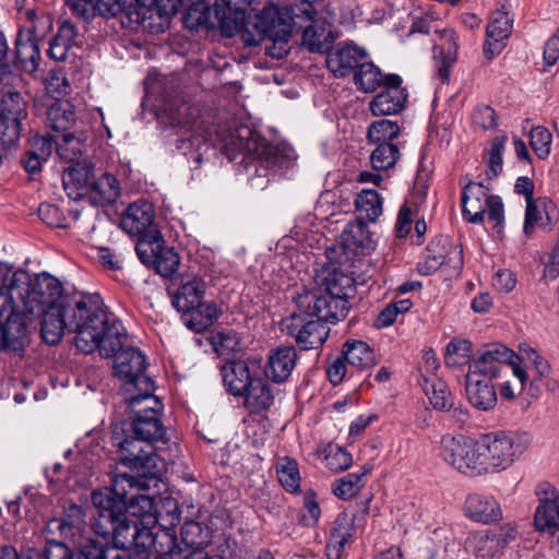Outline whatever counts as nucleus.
Here are the masks:
<instances>
[{
  "instance_id": "680f3d73",
  "label": "nucleus",
  "mask_w": 559,
  "mask_h": 559,
  "mask_svg": "<svg viewBox=\"0 0 559 559\" xmlns=\"http://www.w3.org/2000/svg\"><path fill=\"white\" fill-rule=\"evenodd\" d=\"M426 394L433 408L438 411L451 409L453 405L452 392L441 379L431 380V391L427 390Z\"/></svg>"
},
{
  "instance_id": "aec40b11",
  "label": "nucleus",
  "mask_w": 559,
  "mask_h": 559,
  "mask_svg": "<svg viewBox=\"0 0 559 559\" xmlns=\"http://www.w3.org/2000/svg\"><path fill=\"white\" fill-rule=\"evenodd\" d=\"M222 3H215L213 13L216 21L219 23L222 29L228 35L233 36L235 33L240 32L245 26L253 0H221Z\"/></svg>"
},
{
  "instance_id": "a19ab883",
  "label": "nucleus",
  "mask_w": 559,
  "mask_h": 559,
  "mask_svg": "<svg viewBox=\"0 0 559 559\" xmlns=\"http://www.w3.org/2000/svg\"><path fill=\"white\" fill-rule=\"evenodd\" d=\"M222 312L215 302L201 300L195 308L186 312L189 314L187 325L195 332H202L210 328Z\"/></svg>"
},
{
  "instance_id": "dca6fc26",
  "label": "nucleus",
  "mask_w": 559,
  "mask_h": 559,
  "mask_svg": "<svg viewBox=\"0 0 559 559\" xmlns=\"http://www.w3.org/2000/svg\"><path fill=\"white\" fill-rule=\"evenodd\" d=\"M27 312H19L0 320V350L20 352L28 343Z\"/></svg>"
},
{
  "instance_id": "72a5a7b5",
  "label": "nucleus",
  "mask_w": 559,
  "mask_h": 559,
  "mask_svg": "<svg viewBox=\"0 0 559 559\" xmlns=\"http://www.w3.org/2000/svg\"><path fill=\"white\" fill-rule=\"evenodd\" d=\"M85 194L95 205L112 204L120 195V183L112 175L105 173L94 177Z\"/></svg>"
},
{
  "instance_id": "9b49d317",
  "label": "nucleus",
  "mask_w": 559,
  "mask_h": 559,
  "mask_svg": "<svg viewBox=\"0 0 559 559\" xmlns=\"http://www.w3.org/2000/svg\"><path fill=\"white\" fill-rule=\"evenodd\" d=\"M139 259L144 264H152L162 276L174 274L180 263L178 253L167 246L160 231H151L144 240L135 246Z\"/></svg>"
},
{
  "instance_id": "412c9836",
  "label": "nucleus",
  "mask_w": 559,
  "mask_h": 559,
  "mask_svg": "<svg viewBox=\"0 0 559 559\" xmlns=\"http://www.w3.org/2000/svg\"><path fill=\"white\" fill-rule=\"evenodd\" d=\"M111 439L119 450L120 461L131 468L139 464L141 457L148 452V449L153 448L152 444L132 433V430L126 431L118 425L112 428Z\"/></svg>"
},
{
  "instance_id": "6ab92c4d",
  "label": "nucleus",
  "mask_w": 559,
  "mask_h": 559,
  "mask_svg": "<svg viewBox=\"0 0 559 559\" xmlns=\"http://www.w3.org/2000/svg\"><path fill=\"white\" fill-rule=\"evenodd\" d=\"M401 83L397 74H386L384 91L370 103V110L374 116L393 115L403 108L407 95Z\"/></svg>"
},
{
  "instance_id": "423d86ee",
  "label": "nucleus",
  "mask_w": 559,
  "mask_h": 559,
  "mask_svg": "<svg viewBox=\"0 0 559 559\" xmlns=\"http://www.w3.org/2000/svg\"><path fill=\"white\" fill-rule=\"evenodd\" d=\"M532 438L526 432L496 431L480 437L489 473L510 467L530 447Z\"/></svg>"
},
{
  "instance_id": "49530a36",
  "label": "nucleus",
  "mask_w": 559,
  "mask_h": 559,
  "mask_svg": "<svg viewBox=\"0 0 559 559\" xmlns=\"http://www.w3.org/2000/svg\"><path fill=\"white\" fill-rule=\"evenodd\" d=\"M0 114L13 117L17 120H25L27 117V103L20 92L8 86L2 87L0 96Z\"/></svg>"
},
{
  "instance_id": "4c0bfd02",
  "label": "nucleus",
  "mask_w": 559,
  "mask_h": 559,
  "mask_svg": "<svg viewBox=\"0 0 559 559\" xmlns=\"http://www.w3.org/2000/svg\"><path fill=\"white\" fill-rule=\"evenodd\" d=\"M342 241L345 248L359 250L361 253H369L374 248V242L365 222L357 219L346 225Z\"/></svg>"
},
{
  "instance_id": "0e129e2a",
  "label": "nucleus",
  "mask_w": 559,
  "mask_h": 559,
  "mask_svg": "<svg viewBox=\"0 0 559 559\" xmlns=\"http://www.w3.org/2000/svg\"><path fill=\"white\" fill-rule=\"evenodd\" d=\"M552 135L542 126L532 128L530 132V145L539 159H546L551 151Z\"/></svg>"
},
{
  "instance_id": "79ce46f5",
  "label": "nucleus",
  "mask_w": 559,
  "mask_h": 559,
  "mask_svg": "<svg viewBox=\"0 0 559 559\" xmlns=\"http://www.w3.org/2000/svg\"><path fill=\"white\" fill-rule=\"evenodd\" d=\"M450 241L449 239H436L429 243L426 252L418 263L417 269L419 273L428 275L439 270L444 264L449 254Z\"/></svg>"
},
{
  "instance_id": "e433bc0d",
  "label": "nucleus",
  "mask_w": 559,
  "mask_h": 559,
  "mask_svg": "<svg viewBox=\"0 0 559 559\" xmlns=\"http://www.w3.org/2000/svg\"><path fill=\"white\" fill-rule=\"evenodd\" d=\"M245 405L251 413H259L271 407L274 402L272 386L265 379L254 377L245 394Z\"/></svg>"
},
{
  "instance_id": "8fccbe9b",
  "label": "nucleus",
  "mask_w": 559,
  "mask_h": 559,
  "mask_svg": "<svg viewBox=\"0 0 559 559\" xmlns=\"http://www.w3.org/2000/svg\"><path fill=\"white\" fill-rule=\"evenodd\" d=\"M94 179L93 166L88 162H74L73 165L63 175V186L66 189L73 187L76 189L84 190L87 192L88 186H91Z\"/></svg>"
},
{
  "instance_id": "0eeeda50",
  "label": "nucleus",
  "mask_w": 559,
  "mask_h": 559,
  "mask_svg": "<svg viewBox=\"0 0 559 559\" xmlns=\"http://www.w3.org/2000/svg\"><path fill=\"white\" fill-rule=\"evenodd\" d=\"M515 356L512 349L501 343L489 344L473 361L466 374H476L478 378L493 381L511 371L518 378L521 390H524L528 373L514 361Z\"/></svg>"
},
{
  "instance_id": "7ed1b4c3",
  "label": "nucleus",
  "mask_w": 559,
  "mask_h": 559,
  "mask_svg": "<svg viewBox=\"0 0 559 559\" xmlns=\"http://www.w3.org/2000/svg\"><path fill=\"white\" fill-rule=\"evenodd\" d=\"M71 298L62 295L60 282L52 276L38 278L27 301V313L43 317L41 336L50 345L57 344L69 329Z\"/></svg>"
},
{
  "instance_id": "c756f323",
  "label": "nucleus",
  "mask_w": 559,
  "mask_h": 559,
  "mask_svg": "<svg viewBox=\"0 0 559 559\" xmlns=\"http://www.w3.org/2000/svg\"><path fill=\"white\" fill-rule=\"evenodd\" d=\"M362 58H365L362 50L354 45H345L329 52L326 64L335 76L344 78L348 75L353 69L358 68V62Z\"/></svg>"
},
{
  "instance_id": "09e8293b",
  "label": "nucleus",
  "mask_w": 559,
  "mask_h": 559,
  "mask_svg": "<svg viewBox=\"0 0 559 559\" xmlns=\"http://www.w3.org/2000/svg\"><path fill=\"white\" fill-rule=\"evenodd\" d=\"M354 80L360 91L372 93L378 87L385 85L386 75H383L373 63L364 62L358 66Z\"/></svg>"
},
{
  "instance_id": "4d7b16f0",
  "label": "nucleus",
  "mask_w": 559,
  "mask_h": 559,
  "mask_svg": "<svg viewBox=\"0 0 559 559\" xmlns=\"http://www.w3.org/2000/svg\"><path fill=\"white\" fill-rule=\"evenodd\" d=\"M370 472V467L365 466L361 473H350L345 477L337 479L333 487L335 496L342 499H348L356 496L364 487V477Z\"/></svg>"
},
{
  "instance_id": "603ef678",
  "label": "nucleus",
  "mask_w": 559,
  "mask_h": 559,
  "mask_svg": "<svg viewBox=\"0 0 559 559\" xmlns=\"http://www.w3.org/2000/svg\"><path fill=\"white\" fill-rule=\"evenodd\" d=\"M400 133L401 128L397 122L381 119L369 126L367 138L371 144H393Z\"/></svg>"
},
{
  "instance_id": "5701e85b",
  "label": "nucleus",
  "mask_w": 559,
  "mask_h": 559,
  "mask_svg": "<svg viewBox=\"0 0 559 559\" xmlns=\"http://www.w3.org/2000/svg\"><path fill=\"white\" fill-rule=\"evenodd\" d=\"M515 538V530L506 525L499 528V532L490 533L488 531L472 533L466 542L465 546L471 549L478 557L493 556L498 547L506 545L510 539Z\"/></svg>"
},
{
  "instance_id": "20e7f679",
  "label": "nucleus",
  "mask_w": 559,
  "mask_h": 559,
  "mask_svg": "<svg viewBox=\"0 0 559 559\" xmlns=\"http://www.w3.org/2000/svg\"><path fill=\"white\" fill-rule=\"evenodd\" d=\"M281 5L273 0L270 1L252 17L249 16L239 32L248 46H257L264 38L271 39L274 47L269 48V55L277 59L287 53V49L282 45H287L294 25H297V22H294L292 7Z\"/></svg>"
},
{
  "instance_id": "c9c22d12",
  "label": "nucleus",
  "mask_w": 559,
  "mask_h": 559,
  "mask_svg": "<svg viewBox=\"0 0 559 559\" xmlns=\"http://www.w3.org/2000/svg\"><path fill=\"white\" fill-rule=\"evenodd\" d=\"M354 519L347 513H341L331 532L330 539L326 545L328 559H340L345 545L349 542L354 534Z\"/></svg>"
},
{
  "instance_id": "a211bd4d",
  "label": "nucleus",
  "mask_w": 559,
  "mask_h": 559,
  "mask_svg": "<svg viewBox=\"0 0 559 559\" xmlns=\"http://www.w3.org/2000/svg\"><path fill=\"white\" fill-rule=\"evenodd\" d=\"M513 20L506 4L492 12L486 28L485 53L489 58L500 53L512 32Z\"/></svg>"
},
{
  "instance_id": "3c124183",
  "label": "nucleus",
  "mask_w": 559,
  "mask_h": 559,
  "mask_svg": "<svg viewBox=\"0 0 559 559\" xmlns=\"http://www.w3.org/2000/svg\"><path fill=\"white\" fill-rule=\"evenodd\" d=\"M85 141L86 136L83 133L75 135L74 133L66 132L60 141H56L57 154L70 163L79 162L85 147Z\"/></svg>"
},
{
  "instance_id": "b1692460",
  "label": "nucleus",
  "mask_w": 559,
  "mask_h": 559,
  "mask_svg": "<svg viewBox=\"0 0 559 559\" xmlns=\"http://www.w3.org/2000/svg\"><path fill=\"white\" fill-rule=\"evenodd\" d=\"M257 365L251 359L225 364L222 368V378L226 390L235 396H242L254 378L251 368Z\"/></svg>"
},
{
  "instance_id": "a878e982",
  "label": "nucleus",
  "mask_w": 559,
  "mask_h": 559,
  "mask_svg": "<svg viewBox=\"0 0 559 559\" xmlns=\"http://www.w3.org/2000/svg\"><path fill=\"white\" fill-rule=\"evenodd\" d=\"M323 319L310 320L302 325L293 323L287 325V331L293 335L304 350H309L321 346L329 336L330 329Z\"/></svg>"
},
{
  "instance_id": "5fc2aeb1",
  "label": "nucleus",
  "mask_w": 559,
  "mask_h": 559,
  "mask_svg": "<svg viewBox=\"0 0 559 559\" xmlns=\"http://www.w3.org/2000/svg\"><path fill=\"white\" fill-rule=\"evenodd\" d=\"M370 154V164L374 170H388L395 166L401 153L400 147L393 144H374Z\"/></svg>"
},
{
  "instance_id": "13d9d810",
  "label": "nucleus",
  "mask_w": 559,
  "mask_h": 559,
  "mask_svg": "<svg viewBox=\"0 0 559 559\" xmlns=\"http://www.w3.org/2000/svg\"><path fill=\"white\" fill-rule=\"evenodd\" d=\"M24 14L27 24L19 32H24L26 36L35 37L39 41L52 28V20L49 15L38 14L34 9H27Z\"/></svg>"
},
{
  "instance_id": "37998d69",
  "label": "nucleus",
  "mask_w": 559,
  "mask_h": 559,
  "mask_svg": "<svg viewBox=\"0 0 559 559\" xmlns=\"http://www.w3.org/2000/svg\"><path fill=\"white\" fill-rule=\"evenodd\" d=\"M507 135H497L491 140L489 148L483 152V162L486 166L488 180L498 178L503 171V153L507 144Z\"/></svg>"
},
{
  "instance_id": "1a4fd4ad",
  "label": "nucleus",
  "mask_w": 559,
  "mask_h": 559,
  "mask_svg": "<svg viewBox=\"0 0 559 559\" xmlns=\"http://www.w3.org/2000/svg\"><path fill=\"white\" fill-rule=\"evenodd\" d=\"M33 286L27 272L0 269V320L19 312H27Z\"/></svg>"
},
{
  "instance_id": "a18cd8bd",
  "label": "nucleus",
  "mask_w": 559,
  "mask_h": 559,
  "mask_svg": "<svg viewBox=\"0 0 559 559\" xmlns=\"http://www.w3.org/2000/svg\"><path fill=\"white\" fill-rule=\"evenodd\" d=\"M358 219L376 222L382 214V198L372 189H364L355 200Z\"/></svg>"
},
{
  "instance_id": "e2e57ef3",
  "label": "nucleus",
  "mask_w": 559,
  "mask_h": 559,
  "mask_svg": "<svg viewBox=\"0 0 559 559\" xmlns=\"http://www.w3.org/2000/svg\"><path fill=\"white\" fill-rule=\"evenodd\" d=\"M136 3L143 8L157 7L159 11L165 14H175L182 7H187L190 10H199V7L204 3L205 0H135Z\"/></svg>"
},
{
  "instance_id": "bf43d9fd",
  "label": "nucleus",
  "mask_w": 559,
  "mask_h": 559,
  "mask_svg": "<svg viewBox=\"0 0 559 559\" xmlns=\"http://www.w3.org/2000/svg\"><path fill=\"white\" fill-rule=\"evenodd\" d=\"M51 128L56 131L67 132L74 123V111L70 104L52 105L47 111Z\"/></svg>"
},
{
  "instance_id": "f8f14e48",
  "label": "nucleus",
  "mask_w": 559,
  "mask_h": 559,
  "mask_svg": "<svg viewBox=\"0 0 559 559\" xmlns=\"http://www.w3.org/2000/svg\"><path fill=\"white\" fill-rule=\"evenodd\" d=\"M115 356L114 370L116 377L123 381L127 393L142 385V380H152L144 374L146 360L144 355L131 346L124 345L111 357Z\"/></svg>"
},
{
  "instance_id": "de8ad7c7",
  "label": "nucleus",
  "mask_w": 559,
  "mask_h": 559,
  "mask_svg": "<svg viewBox=\"0 0 559 559\" xmlns=\"http://www.w3.org/2000/svg\"><path fill=\"white\" fill-rule=\"evenodd\" d=\"M275 468L277 478L286 491L294 493L300 491L301 477L296 460L289 456H281L277 459Z\"/></svg>"
},
{
  "instance_id": "9d476101",
  "label": "nucleus",
  "mask_w": 559,
  "mask_h": 559,
  "mask_svg": "<svg viewBox=\"0 0 559 559\" xmlns=\"http://www.w3.org/2000/svg\"><path fill=\"white\" fill-rule=\"evenodd\" d=\"M294 22L302 29V45L312 52L323 51L334 40L331 24L322 19L314 17V4L308 0H300L292 5Z\"/></svg>"
},
{
  "instance_id": "393cba45",
  "label": "nucleus",
  "mask_w": 559,
  "mask_h": 559,
  "mask_svg": "<svg viewBox=\"0 0 559 559\" xmlns=\"http://www.w3.org/2000/svg\"><path fill=\"white\" fill-rule=\"evenodd\" d=\"M465 392L467 401L476 409L487 412L497 405V392L492 381L488 379L466 374Z\"/></svg>"
},
{
  "instance_id": "bb28decb",
  "label": "nucleus",
  "mask_w": 559,
  "mask_h": 559,
  "mask_svg": "<svg viewBox=\"0 0 559 559\" xmlns=\"http://www.w3.org/2000/svg\"><path fill=\"white\" fill-rule=\"evenodd\" d=\"M558 217L555 203L547 197L537 198L526 203L523 231L531 235L536 225L546 227L554 224Z\"/></svg>"
},
{
  "instance_id": "c85d7f7f",
  "label": "nucleus",
  "mask_w": 559,
  "mask_h": 559,
  "mask_svg": "<svg viewBox=\"0 0 559 559\" xmlns=\"http://www.w3.org/2000/svg\"><path fill=\"white\" fill-rule=\"evenodd\" d=\"M39 41L35 37L19 32L15 43L14 66L26 73L33 74L38 70L40 62Z\"/></svg>"
},
{
  "instance_id": "4be33fe9",
  "label": "nucleus",
  "mask_w": 559,
  "mask_h": 559,
  "mask_svg": "<svg viewBox=\"0 0 559 559\" xmlns=\"http://www.w3.org/2000/svg\"><path fill=\"white\" fill-rule=\"evenodd\" d=\"M297 358L294 346H278L272 349L264 366L265 377L274 383L286 382L296 367Z\"/></svg>"
},
{
  "instance_id": "58836bf2",
  "label": "nucleus",
  "mask_w": 559,
  "mask_h": 559,
  "mask_svg": "<svg viewBox=\"0 0 559 559\" xmlns=\"http://www.w3.org/2000/svg\"><path fill=\"white\" fill-rule=\"evenodd\" d=\"M534 523L539 532L555 534L559 531V495L540 499L534 514Z\"/></svg>"
},
{
  "instance_id": "f3484780",
  "label": "nucleus",
  "mask_w": 559,
  "mask_h": 559,
  "mask_svg": "<svg viewBox=\"0 0 559 559\" xmlns=\"http://www.w3.org/2000/svg\"><path fill=\"white\" fill-rule=\"evenodd\" d=\"M456 469L473 475L489 473L480 438L475 440L462 435L456 438Z\"/></svg>"
},
{
  "instance_id": "39448f33",
  "label": "nucleus",
  "mask_w": 559,
  "mask_h": 559,
  "mask_svg": "<svg viewBox=\"0 0 559 559\" xmlns=\"http://www.w3.org/2000/svg\"><path fill=\"white\" fill-rule=\"evenodd\" d=\"M488 191L480 182L466 183L461 195L462 216L468 223L480 224L487 212L488 223L497 234H501L504 226V205L499 195L488 194Z\"/></svg>"
},
{
  "instance_id": "338daca9",
  "label": "nucleus",
  "mask_w": 559,
  "mask_h": 559,
  "mask_svg": "<svg viewBox=\"0 0 559 559\" xmlns=\"http://www.w3.org/2000/svg\"><path fill=\"white\" fill-rule=\"evenodd\" d=\"M413 304L411 299H402L399 301H392L383 308L376 320L378 328H386L393 324L399 314L407 312L412 308Z\"/></svg>"
},
{
  "instance_id": "cd10ccee",
  "label": "nucleus",
  "mask_w": 559,
  "mask_h": 559,
  "mask_svg": "<svg viewBox=\"0 0 559 559\" xmlns=\"http://www.w3.org/2000/svg\"><path fill=\"white\" fill-rule=\"evenodd\" d=\"M154 383L152 380H142V385L129 393L127 399L129 407L134 415L159 417L163 411L162 402L153 394Z\"/></svg>"
},
{
  "instance_id": "f704fd0d",
  "label": "nucleus",
  "mask_w": 559,
  "mask_h": 559,
  "mask_svg": "<svg viewBox=\"0 0 559 559\" xmlns=\"http://www.w3.org/2000/svg\"><path fill=\"white\" fill-rule=\"evenodd\" d=\"M515 359L525 362V367H522L523 369L535 370L537 379H534L530 383V394L532 396H536L538 394V385L536 384V381L543 380L549 376L551 371L549 362L528 343H521L519 345V354H516ZM525 371L527 372V370Z\"/></svg>"
},
{
  "instance_id": "774afa93",
  "label": "nucleus",
  "mask_w": 559,
  "mask_h": 559,
  "mask_svg": "<svg viewBox=\"0 0 559 559\" xmlns=\"http://www.w3.org/2000/svg\"><path fill=\"white\" fill-rule=\"evenodd\" d=\"M22 122L13 117L0 114V142L5 146L14 145L22 132Z\"/></svg>"
},
{
  "instance_id": "6e6552de",
  "label": "nucleus",
  "mask_w": 559,
  "mask_h": 559,
  "mask_svg": "<svg viewBox=\"0 0 559 559\" xmlns=\"http://www.w3.org/2000/svg\"><path fill=\"white\" fill-rule=\"evenodd\" d=\"M131 512L133 515L145 516L147 524H154L155 518L152 515L153 499L145 495H139L131 498ZM131 544L132 555L141 559H168L173 557V550L164 551L158 546L156 536L148 525H139L133 532Z\"/></svg>"
},
{
  "instance_id": "473e14b6",
  "label": "nucleus",
  "mask_w": 559,
  "mask_h": 559,
  "mask_svg": "<svg viewBox=\"0 0 559 559\" xmlns=\"http://www.w3.org/2000/svg\"><path fill=\"white\" fill-rule=\"evenodd\" d=\"M205 293V283L197 275H189L173 297V305L182 312H187L202 300Z\"/></svg>"
},
{
  "instance_id": "ddd939ff",
  "label": "nucleus",
  "mask_w": 559,
  "mask_h": 559,
  "mask_svg": "<svg viewBox=\"0 0 559 559\" xmlns=\"http://www.w3.org/2000/svg\"><path fill=\"white\" fill-rule=\"evenodd\" d=\"M122 229L134 236H140L139 240H144L151 231H160L155 224L154 205L145 200H139L131 203L121 218Z\"/></svg>"
},
{
  "instance_id": "864d4df0",
  "label": "nucleus",
  "mask_w": 559,
  "mask_h": 559,
  "mask_svg": "<svg viewBox=\"0 0 559 559\" xmlns=\"http://www.w3.org/2000/svg\"><path fill=\"white\" fill-rule=\"evenodd\" d=\"M154 450H164V445H154L148 449L140 460L139 464H135L134 469L141 472L146 477H160L167 471V459L155 453Z\"/></svg>"
},
{
  "instance_id": "ea45409f",
  "label": "nucleus",
  "mask_w": 559,
  "mask_h": 559,
  "mask_svg": "<svg viewBox=\"0 0 559 559\" xmlns=\"http://www.w3.org/2000/svg\"><path fill=\"white\" fill-rule=\"evenodd\" d=\"M53 147L52 141L43 135H34L29 140V147L22 159L25 170L29 174L40 171L41 164L49 158Z\"/></svg>"
},
{
  "instance_id": "f03ea898",
  "label": "nucleus",
  "mask_w": 559,
  "mask_h": 559,
  "mask_svg": "<svg viewBox=\"0 0 559 559\" xmlns=\"http://www.w3.org/2000/svg\"><path fill=\"white\" fill-rule=\"evenodd\" d=\"M354 294V278L331 263L319 275L318 290L299 294L295 301L300 314L335 323L347 316Z\"/></svg>"
},
{
  "instance_id": "69168bd1",
  "label": "nucleus",
  "mask_w": 559,
  "mask_h": 559,
  "mask_svg": "<svg viewBox=\"0 0 559 559\" xmlns=\"http://www.w3.org/2000/svg\"><path fill=\"white\" fill-rule=\"evenodd\" d=\"M326 466L333 472H342L352 464V455L337 444H328L323 450Z\"/></svg>"
},
{
  "instance_id": "2f4dec72",
  "label": "nucleus",
  "mask_w": 559,
  "mask_h": 559,
  "mask_svg": "<svg viewBox=\"0 0 559 559\" xmlns=\"http://www.w3.org/2000/svg\"><path fill=\"white\" fill-rule=\"evenodd\" d=\"M130 430L153 447L159 443L166 445L168 442L166 428L160 417L134 415Z\"/></svg>"
},
{
  "instance_id": "7c9ffc66",
  "label": "nucleus",
  "mask_w": 559,
  "mask_h": 559,
  "mask_svg": "<svg viewBox=\"0 0 559 559\" xmlns=\"http://www.w3.org/2000/svg\"><path fill=\"white\" fill-rule=\"evenodd\" d=\"M342 354L353 371H368L377 364L373 349L364 341L347 340Z\"/></svg>"
},
{
  "instance_id": "c03bdc74",
  "label": "nucleus",
  "mask_w": 559,
  "mask_h": 559,
  "mask_svg": "<svg viewBox=\"0 0 559 559\" xmlns=\"http://www.w3.org/2000/svg\"><path fill=\"white\" fill-rule=\"evenodd\" d=\"M76 37L75 26L66 21L59 28L58 33L51 39L48 55L50 58L62 61L67 58L69 50L73 47Z\"/></svg>"
},
{
  "instance_id": "f257e3e1",
  "label": "nucleus",
  "mask_w": 559,
  "mask_h": 559,
  "mask_svg": "<svg viewBox=\"0 0 559 559\" xmlns=\"http://www.w3.org/2000/svg\"><path fill=\"white\" fill-rule=\"evenodd\" d=\"M69 330L75 333V346L85 354L98 349L104 357H111L128 341L120 322L110 321L98 296L71 298Z\"/></svg>"
},
{
  "instance_id": "6e6d98bb",
  "label": "nucleus",
  "mask_w": 559,
  "mask_h": 559,
  "mask_svg": "<svg viewBox=\"0 0 559 559\" xmlns=\"http://www.w3.org/2000/svg\"><path fill=\"white\" fill-rule=\"evenodd\" d=\"M95 513H123L126 501L117 497L111 489L95 490L91 496Z\"/></svg>"
},
{
  "instance_id": "4468645a",
  "label": "nucleus",
  "mask_w": 559,
  "mask_h": 559,
  "mask_svg": "<svg viewBox=\"0 0 559 559\" xmlns=\"http://www.w3.org/2000/svg\"><path fill=\"white\" fill-rule=\"evenodd\" d=\"M84 524V514L82 509L76 504H71L64 512L62 518H55L47 522L46 532L51 538L50 540L76 544L78 538L82 534Z\"/></svg>"
},
{
  "instance_id": "2eb2a0df",
  "label": "nucleus",
  "mask_w": 559,
  "mask_h": 559,
  "mask_svg": "<svg viewBox=\"0 0 559 559\" xmlns=\"http://www.w3.org/2000/svg\"><path fill=\"white\" fill-rule=\"evenodd\" d=\"M464 515L473 522L484 525L498 523L503 513L499 501L489 493L471 492L463 503Z\"/></svg>"
},
{
  "instance_id": "052dcab7",
  "label": "nucleus",
  "mask_w": 559,
  "mask_h": 559,
  "mask_svg": "<svg viewBox=\"0 0 559 559\" xmlns=\"http://www.w3.org/2000/svg\"><path fill=\"white\" fill-rule=\"evenodd\" d=\"M211 344L219 356H227L240 349V337L233 330H222L212 335Z\"/></svg>"
}]
</instances>
